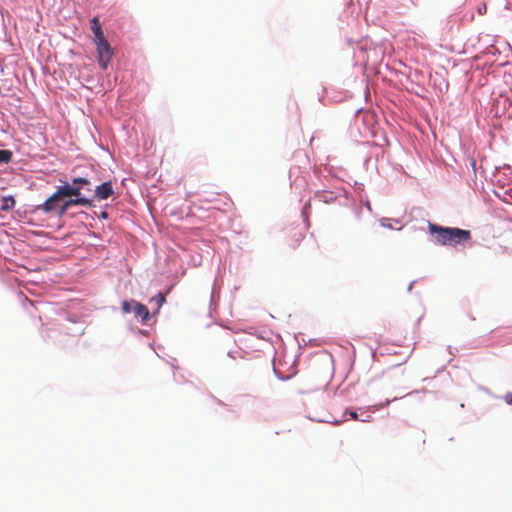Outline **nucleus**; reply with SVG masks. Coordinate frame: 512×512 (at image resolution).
Instances as JSON below:
<instances>
[{
	"label": "nucleus",
	"mask_w": 512,
	"mask_h": 512,
	"mask_svg": "<svg viewBox=\"0 0 512 512\" xmlns=\"http://www.w3.org/2000/svg\"><path fill=\"white\" fill-rule=\"evenodd\" d=\"M89 185H90V181L87 178L78 177V178H74L72 180L71 186L80 187V190H81L84 186H89Z\"/></svg>",
	"instance_id": "9"
},
{
	"label": "nucleus",
	"mask_w": 512,
	"mask_h": 512,
	"mask_svg": "<svg viewBox=\"0 0 512 512\" xmlns=\"http://www.w3.org/2000/svg\"><path fill=\"white\" fill-rule=\"evenodd\" d=\"M152 301L156 302L159 309L165 302V296L162 293H158L155 297L152 298Z\"/></svg>",
	"instance_id": "13"
},
{
	"label": "nucleus",
	"mask_w": 512,
	"mask_h": 512,
	"mask_svg": "<svg viewBox=\"0 0 512 512\" xmlns=\"http://www.w3.org/2000/svg\"><path fill=\"white\" fill-rule=\"evenodd\" d=\"M113 194V186L110 181L104 182L95 189V196L99 200H105Z\"/></svg>",
	"instance_id": "5"
},
{
	"label": "nucleus",
	"mask_w": 512,
	"mask_h": 512,
	"mask_svg": "<svg viewBox=\"0 0 512 512\" xmlns=\"http://www.w3.org/2000/svg\"><path fill=\"white\" fill-rule=\"evenodd\" d=\"M101 27V24H100V21L98 19V17H94L92 20H91V30L92 32L98 28Z\"/></svg>",
	"instance_id": "14"
},
{
	"label": "nucleus",
	"mask_w": 512,
	"mask_h": 512,
	"mask_svg": "<svg viewBox=\"0 0 512 512\" xmlns=\"http://www.w3.org/2000/svg\"><path fill=\"white\" fill-rule=\"evenodd\" d=\"M349 415L350 417L353 419V420H358V414L355 412V411H350L349 412Z\"/></svg>",
	"instance_id": "16"
},
{
	"label": "nucleus",
	"mask_w": 512,
	"mask_h": 512,
	"mask_svg": "<svg viewBox=\"0 0 512 512\" xmlns=\"http://www.w3.org/2000/svg\"><path fill=\"white\" fill-rule=\"evenodd\" d=\"M428 229L435 241L440 245L456 246L465 243L471 239L469 230L455 227H442L434 223H429Z\"/></svg>",
	"instance_id": "1"
},
{
	"label": "nucleus",
	"mask_w": 512,
	"mask_h": 512,
	"mask_svg": "<svg viewBox=\"0 0 512 512\" xmlns=\"http://www.w3.org/2000/svg\"><path fill=\"white\" fill-rule=\"evenodd\" d=\"M15 205V200L12 196H7V197H3L2 198V203H1V209L3 211H8L10 209H12Z\"/></svg>",
	"instance_id": "8"
},
{
	"label": "nucleus",
	"mask_w": 512,
	"mask_h": 512,
	"mask_svg": "<svg viewBox=\"0 0 512 512\" xmlns=\"http://www.w3.org/2000/svg\"><path fill=\"white\" fill-rule=\"evenodd\" d=\"M11 159V152L8 150H0V163H7Z\"/></svg>",
	"instance_id": "11"
},
{
	"label": "nucleus",
	"mask_w": 512,
	"mask_h": 512,
	"mask_svg": "<svg viewBox=\"0 0 512 512\" xmlns=\"http://www.w3.org/2000/svg\"><path fill=\"white\" fill-rule=\"evenodd\" d=\"M76 198H71V197H68L69 199H65L64 198V201L61 205V209L59 210V217H63L68 208L72 207V206H87V205H91V201L85 197H81V196H75Z\"/></svg>",
	"instance_id": "4"
},
{
	"label": "nucleus",
	"mask_w": 512,
	"mask_h": 512,
	"mask_svg": "<svg viewBox=\"0 0 512 512\" xmlns=\"http://www.w3.org/2000/svg\"><path fill=\"white\" fill-rule=\"evenodd\" d=\"M80 196V187L65 184L59 186L57 190L41 205L37 206V210L44 213H55L59 217V210L66 197Z\"/></svg>",
	"instance_id": "2"
},
{
	"label": "nucleus",
	"mask_w": 512,
	"mask_h": 512,
	"mask_svg": "<svg viewBox=\"0 0 512 512\" xmlns=\"http://www.w3.org/2000/svg\"><path fill=\"white\" fill-rule=\"evenodd\" d=\"M106 216H107L106 212H103L102 217H106Z\"/></svg>",
	"instance_id": "17"
},
{
	"label": "nucleus",
	"mask_w": 512,
	"mask_h": 512,
	"mask_svg": "<svg viewBox=\"0 0 512 512\" xmlns=\"http://www.w3.org/2000/svg\"><path fill=\"white\" fill-rule=\"evenodd\" d=\"M410 3H414L415 0H408Z\"/></svg>",
	"instance_id": "18"
},
{
	"label": "nucleus",
	"mask_w": 512,
	"mask_h": 512,
	"mask_svg": "<svg viewBox=\"0 0 512 512\" xmlns=\"http://www.w3.org/2000/svg\"><path fill=\"white\" fill-rule=\"evenodd\" d=\"M133 301L134 300L123 301L122 302L121 310H122L123 313L127 314V313H130V312H133Z\"/></svg>",
	"instance_id": "10"
},
{
	"label": "nucleus",
	"mask_w": 512,
	"mask_h": 512,
	"mask_svg": "<svg viewBox=\"0 0 512 512\" xmlns=\"http://www.w3.org/2000/svg\"><path fill=\"white\" fill-rule=\"evenodd\" d=\"M133 312L137 317L141 318L143 323H146L150 319L148 308L137 301H133Z\"/></svg>",
	"instance_id": "6"
},
{
	"label": "nucleus",
	"mask_w": 512,
	"mask_h": 512,
	"mask_svg": "<svg viewBox=\"0 0 512 512\" xmlns=\"http://www.w3.org/2000/svg\"><path fill=\"white\" fill-rule=\"evenodd\" d=\"M97 51V60L99 66L106 70L113 56V50L107 39L94 42Z\"/></svg>",
	"instance_id": "3"
},
{
	"label": "nucleus",
	"mask_w": 512,
	"mask_h": 512,
	"mask_svg": "<svg viewBox=\"0 0 512 512\" xmlns=\"http://www.w3.org/2000/svg\"><path fill=\"white\" fill-rule=\"evenodd\" d=\"M303 239V234L300 230L293 229L290 232V242L289 245L292 248L298 247L299 243Z\"/></svg>",
	"instance_id": "7"
},
{
	"label": "nucleus",
	"mask_w": 512,
	"mask_h": 512,
	"mask_svg": "<svg viewBox=\"0 0 512 512\" xmlns=\"http://www.w3.org/2000/svg\"><path fill=\"white\" fill-rule=\"evenodd\" d=\"M505 400L508 404H512V393H508L506 396H505Z\"/></svg>",
	"instance_id": "15"
},
{
	"label": "nucleus",
	"mask_w": 512,
	"mask_h": 512,
	"mask_svg": "<svg viewBox=\"0 0 512 512\" xmlns=\"http://www.w3.org/2000/svg\"><path fill=\"white\" fill-rule=\"evenodd\" d=\"M93 34H94V42L106 39L101 27L94 30Z\"/></svg>",
	"instance_id": "12"
}]
</instances>
